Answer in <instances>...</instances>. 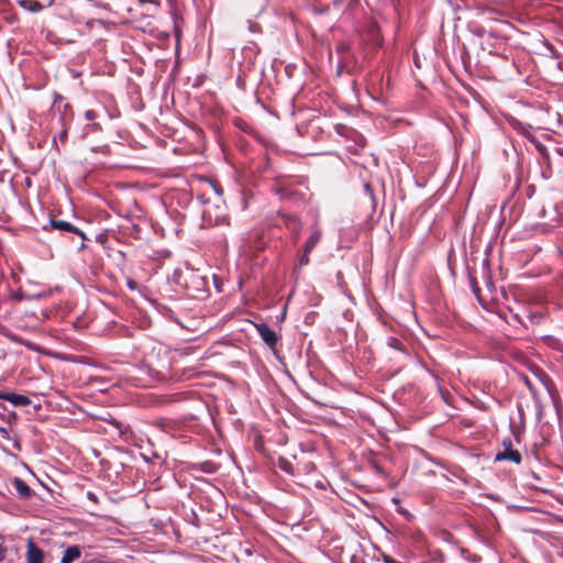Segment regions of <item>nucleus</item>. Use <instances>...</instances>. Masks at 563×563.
<instances>
[{"instance_id":"f257e3e1","label":"nucleus","mask_w":563,"mask_h":563,"mask_svg":"<svg viewBox=\"0 0 563 563\" xmlns=\"http://www.w3.org/2000/svg\"><path fill=\"white\" fill-rule=\"evenodd\" d=\"M501 446L503 449L496 454L495 461H508L515 464L521 463V454L518 450L514 449L511 438L508 437L503 439Z\"/></svg>"},{"instance_id":"f03ea898","label":"nucleus","mask_w":563,"mask_h":563,"mask_svg":"<svg viewBox=\"0 0 563 563\" xmlns=\"http://www.w3.org/2000/svg\"><path fill=\"white\" fill-rule=\"evenodd\" d=\"M256 331L261 339L264 341V343L269 346L271 349H274L277 344L279 336L267 323L261 322L255 323Z\"/></svg>"},{"instance_id":"7ed1b4c3","label":"nucleus","mask_w":563,"mask_h":563,"mask_svg":"<svg viewBox=\"0 0 563 563\" xmlns=\"http://www.w3.org/2000/svg\"><path fill=\"white\" fill-rule=\"evenodd\" d=\"M53 109L59 112V117H66L67 122H71L73 112L71 107L68 102L65 101V98L58 93L55 95Z\"/></svg>"},{"instance_id":"20e7f679","label":"nucleus","mask_w":563,"mask_h":563,"mask_svg":"<svg viewBox=\"0 0 563 563\" xmlns=\"http://www.w3.org/2000/svg\"><path fill=\"white\" fill-rule=\"evenodd\" d=\"M321 238H322V231H321L318 222L316 221L311 225V233L303 244V249H306V253H311L314 250V247L318 245V243L321 241Z\"/></svg>"},{"instance_id":"39448f33","label":"nucleus","mask_w":563,"mask_h":563,"mask_svg":"<svg viewBox=\"0 0 563 563\" xmlns=\"http://www.w3.org/2000/svg\"><path fill=\"white\" fill-rule=\"evenodd\" d=\"M0 399L9 401L15 407H25L31 404L27 396L15 393H0Z\"/></svg>"},{"instance_id":"423d86ee","label":"nucleus","mask_w":563,"mask_h":563,"mask_svg":"<svg viewBox=\"0 0 563 563\" xmlns=\"http://www.w3.org/2000/svg\"><path fill=\"white\" fill-rule=\"evenodd\" d=\"M26 563H43V551L35 544L33 540H29L26 544Z\"/></svg>"},{"instance_id":"0eeeda50","label":"nucleus","mask_w":563,"mask_h":563,"mask_svg":"<svg viewBox=\"0 0 563 563\" xmlns=\"http://www.w3.org/2000/svg\"><path fill=\"white\" fill-rule=\"evenodd\" d=\"M146 362L147 373L150 377L156 380L165 378L166 371L168 367L166 364H155L151 360H146Z\"/></svg>"},{"instance_id":"6e6552de","label":"nucleus","mask_w":563,"mask_h":563,"mask_svg":"<svg viewBox=\"0 0 563 563\" xmlns=\"http://www.w3.org/2000/svg\"><path fill=\"white\" fill-rule=\"evenodd\" d=\"M475 34L477 36H482V37L487 35L486 43L490 47H496L497 45L505 44V42H506V37L497 35L495 32H492V31L487 32L484 27H478L476 30Z\"/></svg>"},{"instance_id":"1a4fd4ad","label":"nucleus","mask_w":563,"mask_h":563,"mask_svg":"<svg viewBox=\"0 0 563 563\" xmlns=\"http://www.w3.org/2000/svg\"><path fill=\"white\" fill-rule=\"evenodd\" d=\"M51 225H52V228L59 230V231L76 233L82 240L86 239L85 233L81 230H79L78 228H76L75 225H73L70 222L53 219V220H51Z\"/></svg>"},{"instance_id":"9d476101","label":"nucleus","mask_w":563,"mask_h":563,"mask_svg":"<svg viewBox=\"0 0 563 563\" xmlns=\"http://www.w3.org/2000/svg\"><path fill=\"white\" fill-rule=\"evenodd\" d=\"M12 485H13L15 492L22 498H25V499L30 498L33 494L30 486L23 479H21L19 477L13 478Z\"/></svg>"},{"instance_id":"9b49d317","label":"nucleus","mask_w":563,"mask_h":563,"mask_svg":"<svg viewBox=\"0 0 563 563\" xmlns=\"http://www.w3.org/2000/svg\"><path fill=\"white\" fill-rule=\"evenodd\" d=\"M80 548L78 545L68 547L60 559V563H71L80 558Z\"/></svg>"},{"instance_id":"f8f14e48","label":"nucleus","mask_w":563,"mask_h":563,"mask_svg":"<svg viewBox=\"0 0 563 563\" xmlns=\"http://www.w3.org/2000/svg\"><path fill=\"white\" fill-rule=\"evenodd\" d=\"M510 124L517 132H519L527 139H529V140L534 139L533 135L531 134L532 126L530 124L523 123L517 119H512L510 121Z\"/></svg>"},{"instance_id":"ddd939ff","label":"nucleus","mask_w":563,"mask_h":563,"mask_svg":"<svg viewBox=\"0 0 563 563\" xmlns=\"http://www.w3.org/2000/svg\"><path fill=\"white\" fill-rule=\"evenodd\" d=\"M58 123L60 124V131L58 132L57 135H55L53 137V143L56 144L57 140H59L62 143H64L67 139V135H68V129H69V123L70 122H67L66 121V117H60L58 118Z\"/></svg>"},{"instance_id":"4468645a","label":"nucleus","mask_w":563,"mask_h":563,"mask_svg":"<svg viewBox=\"0 0 563 563\" xmlns=\"http://www.w3.org/2000/svg\"><path fill=\"white\" fill-rule=\"evenodd\" d=\"M19 5L32 13L41 12L44 9L43 4L37 0H20Z\"/></svg>"},{"instance_id":"2eb2a0df","label":"nucleus","mask_w":563,"mask_h":563,"mask_svg":"<svg viewBox=\"0 0 563 563\" xmlns=\"http://www.w3.org/2000/svg\"><path fill=\"white\" fill-rule=\"evenodd\" d=\"M386 344H387V346H389L393 350H396V351H399V352H402V353L406 352L405 345L396 336H388L387 340H386Z\"/></svg>"},{"instance_id":"dca6fc26","label":"nucleus","mask_w":563,"mask_h":563,"mask_svg":"<svg viewBox=\"0 0 563 563\" xmlns=\"http://www.w3.org/2000/svg\"><path fill=\"white\" fill-rule=\"evenodd\" d=\"M46 294L45 292H37V294H25V292H19V294H14L13 295V298L16 299V300H33V299H41L43 297H45Z\"/></svg>"},{"instance_id":"f3484780","label":"nucleus","mask_w":563,"mask_h":563,"mask_svg":"<svg viewBox=\"0 0 563 563\" xmlns=\"http://www.w3.org/2000/svg\"><path fill=\"white\" fill-rule=\"evenodd\" d=\"M363 190H364L365 196L371 200L373 208H375L376 198H375L374 189L371 186V184L365 183L363 186Z\"/></svg>"},{"instance_id":"a211bd4d","label":"nucleus","mask_w":563,"mask_h":563,"mask_svg":"<svg viewBox=\"0 0 563 563\" xmlns=\"http://www.w3.org/2000/svg\"><path fill=\"white\" fill-rule=\"evenodd\" d=\"M278 467L287 474H292V464L285 457H279Z\"/></svg>"},{"instance_id":"6ab92c4d","label":"nucleus","mask_w":563,"mask_h":563,"mask_svg":"<svg viewBox=\"0 0 563 563\" xmlns=\"http://www.w3.org/2000/svg\"><path fill=\"white\" fill-rule=\"evenodd\" d=\"M16 421L18 415L15 411L3 412V422H7L8 424L12 426L16 423Z\"/></svg>"},{"instance_id":"aec40b11","label":"nucleus","mask_w":563,"mask_h":563,"mask_svg":"<svg viewBox=\"0 0 563 563\" xmlns=\"http://www.w3.org/2000/svg\"><path fill=\"white\" fill-rule=\"evenodd\" d=\"M156 310L165 317H170L174 312L170 308L163 303L154 302Z\"/></svg>"},{"instance_id":"412c9836","label":"nucleus","mask_w":563,"mask_h":563,"mask_svg":"<svg viewBox=\"0 0 563 563\" xmlns=\"http://www.w3.org/2000/svg\"><path fill=\"white\" fill-rule=\"evenodd\" d=\"M309 254L310 253H306V249H303V252H302V254L300 255V257L298 260V264H299L300 267L306 266V265L309 264V262H310Z\"/></svg>"},{"instance_id":"4be33fe9","label":"nucleus","mask_w":563,"mask_h":563,"mask_svg":"<svg viewBox=\"0 0 563 563\" xmlns=\"http://www.w3.org/2000/svg\"><path fill=\"white\" fill-rule=\"evenodd\" d=\"M84 117L87 121H93L95 119H97L98 114L93 110H86Z\"/></svg>"},{"instance_id":"5701e85b","label":"nucleus","mask_w":563,"mask_h":563,"mask_svg":"<svg viewBox=\"0 0 563 563\" xmlns=\"http://www.w3.org/2000/svg\"><path fill=\"white\" fill-rule=\"evenodd\" d=\"M0 434L2 435L3 439L10 440V433L5 427L0 426Z\"/></svg>"},{"instance_id":"b1692460","label":"nucleus","mask_w":563,"mask_h":563,"mask_svg":"<svg viewBox=\"0 0 563 563\" xmlns=\"http://www.w3.org/2000/svg\"><path fill=\"white\" fill-rule=\"evenodd\" d=\"M7 548L0 544V562L7 559L5 556Z\"/></svg>"},{"instance_id":"393cba45","label":"nucleus","mask_w":563,"mask_h":563,"mask_svg":"<svg viewBox=\"0 0 563 563\" xmlns=\"http://www.w3.org/2000/svg\"><path fill=\"white\" fill-rule=\"evenodd\" d=\"M87 497H88L91 501H93V503H97V501H98V498H97L96 494H95V493H92V492H88V493H87Z\"/></svg>"},{"instance_id":"a878e982","label":"nucleus","mask_w":563,"mask_h":563,"mask_svg":"<svg viewBox=\"0 0 563 563\" xmlns=\"http://www.w3.org/2000/svg\"><path fill=\"white\" fill-rule=\"evenodd\" d=\"M257 27H258V25H257V24L250 23V31H251L252 33H255V32L257 31Z\"/></svg>"},{"instance_id":"bb28decb","label":"nucleus","mask_w":563,"mask_h":563,"mask_svg":"<svg viewBox=\"0 0 563 563\" xmlns=\"http://www.w3.org/2000/svg\"><path fill=\"white\" fill-rule=\"evenodd\" d=\"M92 128H93L95 130H100V129H101V126H100V124H99V123H93V124H92Z\"/></svg>"},{"instance_id":"cd10ccee","label":"nucleus","mask_w":563,"mask_h":563,"mask_svg":"<svg viewBox=\"0 0 563 563\" xmlns=\"http://www.w3.org/2000/svg\"><path fill=\"white\" fill-rule=\"evenodd\" d=\"M278 194L282 195V196L286 195V192L284 190H282V189L278 190Z\"/></svg>"},{"instance_id":"c85d7f7f","label":"nucleus","mask_w":563,"mask_h":563,"mask_svg":"<svg viewBox=\"0 0 563 563\" xmlns=\"http://www.w3.org/2000/svg\"><path fill=\"white\" fill-rule=\"evenodd\" d=\"M385 563H395V562H394V561H391V560H387V559H386V560H385Z\"/></svg>"},{"instance_id":"c756f323","label":"nucleus","mask_w":563,"mask_h":563,"mask_svg":"<svg viewBox=\"0 0 563 563\" xmlns=\"http://www.w3.org/2000/svg\"><path fill=\"white\" fill-rule=\"evenodd\" d=\"M0 420L3 421V412H0Z\"/></svg>"},{"instance_id":"7c9ffc66","label":"nucleus","mask_w":563,"mask_h":563,"mask_svg":"<svg viewBox=\"0 0 563 563\" xmlns=\"http://www.w3.org/2000/svg\"><path fill=\"white\" fill-rule=\"evenodd\" d=\"M153 0H141V2H152Z\"/></svg>"}]
</instances>
